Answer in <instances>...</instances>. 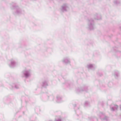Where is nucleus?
<instances>
[{
  "label": "nucleus",
  "instance_id": "obj_4",
  "mask_svg": "<svg viewBox=\"0 0 121 121\" xmlns=\"http://www.w3.org/2000/svg\"><path fill=\"white\" fill-rule=\"evenodd\" d=\"M87 67V68L89 69H93L95 68L96 67L95 65L91 64L88 65Z\"/></svg>",
  "mask_w": 121,
  "mask_h": 121
},
{
  "label": "nucleus",
  "instance_id": "obj_2",
  "mask_svg": "<svg viewBox=\"0 0 121 121\" xmlns=\"http://www.w3.org/2000/svg\"><path fill=\"white\" fill-rule=\"evenodd\" d=\"M17 64V63L14 60L12 59L10 60V63L9 66L11 68H13L16 66Z\"/></svg>",
  "mask_w": 121,
  "mask_h": 121
},
{
  "label": "nucleus",
  "instance_id": "obj_6",
  "mask_svg": "<svg viewBox=\"0 0 121 121\" xmlns=\"http://www.w3.org/2000/svg\"><path fill=\"white\" fill-rule=\"evenodd\" d=\"M113 106L112 108H111V109L112 111L115 110L117 109L118 108V106L116 105H113Z\"/></svg>",
  "mask_w": 121,
  "mask_h": 121
},
{
  "label": "nucleus",
  "instance_id": "obj_15",
  "mask_svg": "<svg viewBox=\"0 0 121 121\" xmlns=\"http://www.w3.org/2000/svg\"><path fill=\"white\" fill-rule=\"evenodd\" d=\"M51 121V120H49V121Z\"/></svg>",
  "mask_w": 121,
  "mask_h": 121
},
{
  "label": "nucleus",
  "instance_id": "obj_9",
  "mask_svg": "<svg viewBox=\"0 0 121 121\" xmlns=\"http://www.w3.org/2000/svg\"><path fill=\"white\" fill-rule=\"evenodd\" d=\"M48 85L46 81H44L43 83V85L44 87H45L47 86Z\"/></svg>",
  "mask_w": 121,
  "mask_h": 121
},
{
  "label": "nucleus",
  "instance_id": "obj_5",
  "mask_svg": "<svg viewBox=\"0 0 121 121\" xmlns=\"http://www.w3.org/2000/svg\"><path fill=\"white\" fill-rule=\"evenodd\" d=\"M62 61L65 64H68L70 62L69 59L67 58H64L63 60Z\"/></svg>",
  "mask_w": 121,
  "mask_h": 121
},
{
  "label": "nucleus",
  "instance_id": "obj_1",
  "mask_svg": "<svg viewBox=\"0 0 121 121\" xmlns=\"http://www.w3.org/2000/svg\"><path fill=\"white\" fill-rule=\"evenodd\" d=\"M22 73L26 78H28L31 76V70L30 69H26L23 71Z\"/></svg>",
  "mask_w": 121,
  "mask_h": 121
},
{
  "label": "nucleus",
  "instance_id": "obj_14",
  "mask_svg": "<svg viewBox=\"0 0 121 121\" xmlns=\"http://www.w3.org/2000/svg\"><path fill=\"white\" fill-rule=\"evenodd\" d=\"M120 109L121 110V106L120 107Z\"/></svg>",
  "mask_w": 121,
  "mask_h": 121
},
{
  "label": "nucleus",
  "instance_id": "obj_11",
  "mask_svg": "<svg viewBox=\"0 0 121 121\" xmlns=\"http://www.w3.org/2000/svg\"><path fill=\"white\" fill-rule=\"evenodd\" d=\"M88 104V102L87 101H86L85 103V106H86Z\"/></svg>",
  "mask_w": 121,
  "mask_h": 121
},
{
  "label": "nucleus",
  "instance_id": "obj_12",
  "mask_svg": "<svg viewBox=\"0 0 121 121\" xmlns=\"http://www.w3.org/2000/svg\"><path fill=\"white\" fill-rule=\"evenodd\" d=\"M55 121H61V120L60 119H56L55 120Z\"/></svg>",
  "mask_w": 121,
  "mask_h": 121
},
{
  "label": "nucleus",
  "instance_id": "obj_13",
  "mask_svg": "<svg viewBox=\"0 0 121 121\" xmlns=\"http://www.w3.org/2000/svg\"><path fill=\"white\" fill-rule=\"evenodd\" d=\"M104 120H107L108 119V118L107 117H105V118L104 119Z\"/></svg>",
  "mask_w": 121,
  "mask_h": 121
},
{
  "label": "nucleus",
  "instance_id": "obj_7",
  "mask_svg": "<svg viewBox=\"0 0 121 121\" xmlns=\"http://www.w3.org/2000/svg\"><path fill=\"white\" fill-rule=\"evenodd\" d=\"M57 101L58 103H60L62 101L61 98L59 96H57L56 97Z\"/></svg>",
  "mask_w": 121,
  "mask_h": 121
},
{
  "label": "nucleus",
  "instance_id": "obj_8",
  "mask_svg": "<svg viewBox=\"0 0 121 121\" xmlns=\"http://www.w3.org/2000/svg\"><path fill=\"white\" fill-rule=\"evenodd\" d=\"M11 86H13L12 88H13L14 86L16 88V89H18L19 88V86L18 85H15L14 84H13Z\"/></svg>",
  "mask_w": 121,
  "mask_h": 121
},
{
  "label": "nucleus",
  "instance_id": "obj_3",
  "mask_svg": "<svg viewBox=\"0 0 121 121\" xmlns=\"http://www.w3.org/2000/svg\"><path fill=\"white\" fill-rule=\"evenodd\" d=\"M113 75L116 78H117L120 76L119 72L118 71H115L114 72Z\"/></svg>",
  "mask_w": 121,
  "mask_h": 121
},
{
  "label": "nucleus",
  "instance_id": "obj_10",
  "mask_svg": "<svg viewBox=\"0 0 121 121\" xmlns=\"http://www.w3.org/2000/svg\"><path fill=\"white\" fill-rule=\"evenodd\" d=\"M100 115L101 116V118H103V117H104V114H103L102 113H100Z\"/></svg>",
  "mask_w": 121,
  "mask_h": 121
}]
</instances>
